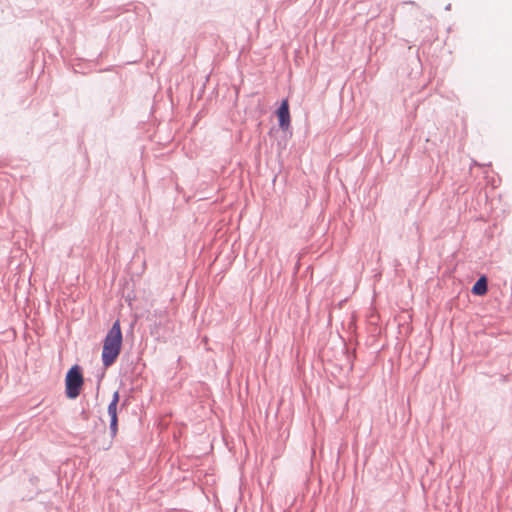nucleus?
<instances>
[{
	"mask_svg": "<svg viewBox=\"0 0 512 512\" xmlns=\"http://www.w3.org/2000/svg\"><path fill=\"white\" fill-rule=\"evenodd\" d=\"M487 292V280L486 278L480 277L472 287V293L475 295H484Z\"/></svg>",
	"mask_w": 512,
	"mask_h": 512,
	"instance_id": "39448f33",
	"label": "nucleus"
},
{
	"mask_svg": "<svg viewBox=\"0 0 512 512\" xmlns=\"http://www.w3.org/2000/svg\"><path fill=\"white\" fill-rule=\"evenodd\" d=\"M84 380L79 366H73L67 373L65 379L66 395L70 399L79 396Z\"/></svg>",
	"mask_w": 512,
	"mask_h": 512,
	"instance_id": "f03ea898",
	"label": "nucleus"
},
{
	"mask_svg": "<svg viewBox=\"0 0 512 512\" xmlns=\"http://www.w3.org/2000/svg\"><path fill=\"white\" fill-rule=\"evenodd\" d=\"M122 346V332L120 322L117 320L108 331L102 349V362L107 368L118 358Z\"/></svg>",
	"mask_w": 512,
	"mask_h": 512,
	"instance_id": "f257e3e1",
	"label": "nucleus"
},
{
	"mask_svg": "<svg viewBox=\"0 0 512 512\" xmlns=\"http://www.w3.org/2000/svg\"><path fill=\"white\" fill-rule=\"evenodd\" d=\"M118 402H119V393L116 391L113 394V399H112L111 403L108 406V414H109L110 419H111L110 429H111V432H112L113 435H115L116 432H117V423H118L117 405H118Z\"/></svg>",
	"mask_w": 512,
	"mask_h": 512,
	"instance_id": "20e7f679",
	"label": "nucleus"
},
{
	"mask_svg": "<svg viewBox=\"0 0 512 512\" xmlns=\"http://www.w3.org/2000/svg\"><path fill=\"white\" fill-rule=\"evenodd\" d=\"M277 117L279 120V126L283 131H287L290 128L291 118L289 112L288 100L284 99L277 110Z\"/></svg>",
	"mask_w": 512,
	"mask_h": 512,
	"instance_id": "7ed1b4c3",
	"label": "nucleus"
}]
</instances>
